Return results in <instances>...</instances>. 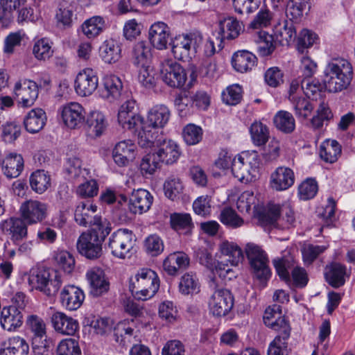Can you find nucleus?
Masks as SVG:
<instances>
[{"mask_svg":"<svg viewBox=\"0 0 355 355\" xmlns=\"http://www.w3.org/2000/svg\"><path fill=\"white\" fill-rule=\"evenodd\" d=\"M275 33L283 44H288L296 37V30L291 20H284L275 26Z\"/></svg>","mask_w":355,"mask_h":355,"instance_id":"nucleus-46","label":"nucleus"},{"mask_svg":"<svg viewBox=\"0 0 355 355\" xmlns=\"http://www.w3.org/2000/svg\"><path fill=\"white\" fill-rule=\"evenodd\" d=\"M62 123L69 129H78L85 121L83 107L77 102H70L63 105L59 110Z\"/></svg>","mask_w":355,"mask_h":355,"instance_id":"nucleus-13","label":"nucleus"},{"mask_svg":"<svg viewBox=\"0 0 355 355\" xmlns=\"http://www.w3.org/2000/svg\"><path fill=\"white\" fill-rule=\"evenodd\" d=\"M96 230L83 233L76 243L77 250L80 254L90 260L100 258L103 253L102 245L105 236L101 232L99 236Z\"/></svg>","mask_w":355,"mask_h":355,"instance_id":"nucleus-8","label":"nucleus"},{"mask_svg":"<svg viewBox=\"0 0 355 355\" xmlns=\"http://www.w3.org/2000/svg\"><path fill=\"white\" fill-rule=\"evenodd\" d=\"M107 28L105 19L101 16H93L84 21L82 25L83 34L87 38H94Z\"/></svg>","mask_w":355,"mask_h":355,"instance_id":"nucleus-39","label":"nucleus"},{"mask_svg":"<svg viewBox=\"0 0 355 355\" xmlns=\"http://www.w3.org/2000/svg\"><path fill=\"white\" fill-rule=\"evenodd\" d=\"M200 282L194 272H185L181 276L179 284V292L183 295L196 294L200 292Z\"/></svg>","mask_w":355,"mask_h":355,"instance_id":"nucleus-42","label":"nucleus"},{"mask_svg":"<svg viewBox=\"0 0 355 355\" xmlns=\"http://www.w3.org/2000/svg\"><path fill=\"white\" fill-rule=\"evenodd\" d=\"M170 36L169 28L163 22H157L151 25L148 31V37L151 44L159 50L166 49Z\"/></svg>","mask_w":355,"mask_h":355,"instance_id":"nucleus-31","label":"nucleus"},{"mask_svg":"<svg viewBox=\"0 0 355 355\" xmlns=\"http://www.w3.org/2000/svg\"><path fill=\"white\" fill-rule=\"evenodd\" d=\"M51 322L54 330L62 335L73 336L79 328V323L76 319L61 311L52 314Z\"/></svg>","mask_w":355,"mask_h":355,"instance_id":"nucleus-21","label":"nucleus"},{"mask_svg":"<svg viewBox=\"0 0 355 355\" xmlns=\"http://www.w3.org/2000/svg\"><path fill=\"white\" fill-rule=\"evenodd\" d=\"M98 86L97 73L91 68H85L80 71L74 80L76 93L82 97L92 95Z\"/></svg>","mask_w":355,"mask_h":355,"instance_id":"nucleus-15","label":"nucleus"},{"mask_svg":"<svg viewBox=\"0 0 355 355\" xmlns=\"http://www.w3.org/2000/svg\"><path fill=\"white\" fill-rule=\"evenodd\" d=\"M137 146L130 139L117 142L112 151L114 162L119 167H125L135 159Z\"/></svg>","mask_w":355,"mask_h":355,"instance_id":"nucleus-18","label":"nucleus"},{"mask_svg":"<svg viewBox=\"0 0 355 355\" xmlns=\"http://www.w3.org/2000/svg\"><path fill=\"white\" fill-rule=\"evenodd\" d=\"M162 162L155 153L145 155L140 164L142 174L152 175L161 166Z\"/></svg>","mask_w":355,"mask_h":355,"instance_id":"nucleus-58","label":"nucleus"},{"mask_svg":"<svg viewBox=\"0 0 355 355\" xmlns=\"http://www.w3.org/2000/svg\"><path fill=\"white\" fill-rule=\"evenodd\" d=\"M291 331V328L277 331L278 334L269 344L268 355H288V340Z\"/></svg>","mask_w":355,"mask_h":355,"instance_id":"nucleus-36","label":"nucleus"},{"mask_svg":"<svg viewBox=\"0 0 355 355\" xmlns=\"http://www.w3.org/2000/svg\"><path fill=\"white\" fill-rule=\"evenodd\" d=\"M23 314L16 306H4L1 311L0 324L3 329L13 332L17 331L23 324Z\"/></svg>","mask_w":355,"mask_h":355,"instance_id":"nucleus-22","label":"nucleus"},{"mask_svg":"<svg viewBox=\"0 0 355 355\" xmlns=\"http://www.w3.org/2000/svg\"><path fill=\"white\" fill-rule=\"evenodd\" d=\"M171 112L164 105H156L152 107L147 113L146 119L143 118L141 129L138 134V144L147 148L159 136V129L163 128L168 122Z\"/></svg>","mask_w":355,"mask_h":355,"instance_id":"nucleus-1","label":"nucleus"},{"mask_svg":"<svg viewBox=\"0 0 355 355\" xmlns=\"http://www.w3.org/2000/svg\"><path fill=\"white\" fill-rule=\"evenodd\" d=\"M220 222L227 227L238 228L244 224V220L232 208L225 207L220 215Z\"/></svg>","mask_w":355,"mask_h":355,"instance_id":"nucleus-57","label":"nucleus"},{"mask_svg":"<svg viewBox=\"0 0 355 355\" xmlns=\"http://www.w3.org/2000/svg\"><path fill=\"white\" fill-rule=\"evenodd\" d=\"M2 164L3 173L10 179L17 178L24 169V159L21 155L12 153L8 154L0 164Z\"/></svg>","mask_w":355,"mask_h":355,"instance_id":"nucleus-33","label":"nucleus"},{"mask_svg":"<svg viewBox=\"0 0 355 355\" xmlns=\"http://www.w3.org/2000/svg\"><path fill=\"white\" fill-rule=\"evenodd\" d=\"M242 98V88L238 84H234L227 87L222 93L223 101L230 105H236Z\"/></svg>","mask_w":355,"mask_h":355,"instance_id":"nucleus-61","label":"nucleus"},{"mask_svg":"<svg viewBox=\"0 0 355 355\" xmlns=\"http://www.w3.org/2000/svg\"><path fill=\"white\" fill-rule=\"evenodd\" d=\"M295 223V217L291 205L288 203L284 204L280 207V214L277 225L280 229H289Z\"/></svg>","mask_w":355,"mask_h":355,"instance_id":"nucleus-59","label":"nucleus"},{"mask_svg":"<svg viewBox=\"0 0 355 355\" xmlns=\"http://www.w3.org/2000/svg\"><path fill=\"white\" fill-rule=\"evenodd\" d=\"M123 89V83L119 77L113 74H107L102 79L99 94L102 98L113 102L120 97Z\"/></svg>","mask_w":355,"mask_h":355,"instance_id":"nucleus-19","label":"nucleus"},{"mask_svg":"<svg viewBox=\"0 0 355 355\" xmlns=\"http://www.w3.org/2000/svg\"><path fill=\"white\" fill-rule=\"evenodd\" d=\"M132 232L127 229H120L114 232L109 239L108 247L112 254L119 259L130 257L133 248Z\"/></svg>","mask_w":355,"mask_h":355,"instance_id":"nucleus-10","label":"nucleus"},{"mask_svg":"<svg viewBox=\"0 0 355 355\" xmlns=\"http://www.w3.org/2000/svg\"><path fill=\"white\" fill-rule=\"evenodd\" d=\"M66 171L71 179H85L88 171L82 168L81 160L76 157L71 156L67 159Z\"/></svg>","mask_w":355,"mask_h":355,"instance_id":"nucleus-53","label":"nucleus"},{"mask_svg":"<svg viewBox=\"0 0 355 355\" xmlns=\"http://www.w3.org/2000/svg\"><path fill=\"white\" fill-rule=\"evenodd\" d=\"M46 121L45 112L40 108L31 110L24 119L26 130L30 133H36L44 126Z\"/></svg>","mask_w":355,"mask_h":355,"instance_id":"nucleus-35","label":"nucleus"},{"mask_svg":"<svg viewBox=\"0 0 355 355\" xmlns=\"http://www.w3.org/2000/svg\"><path fill=\"white\" fill-rule=\"evenodd\" d=\"M53 259L55 265L64 272L71 273L75 267V259L68 251L57 250L53 252Z\"/></svg>","mask_w":355,"mask_h":355,"instance_id":"nucleus-48","label":"nucleus"},{"mask_svg":"<svg viewBox=\"0 0 355 355\" xmlns=\"http://www.w3.org/2000/svg\"><path fill=\"white\" fill-rule=\"evenodd\" d=\"M259 164L260 159L257 151H243L233 159L232 173L241 182H250L257 179Z\"/></svg>","mask_w":355,"mask_h":355,"instance_id":"nucleus-3","label":"nucleus"},{"mask_svg":"<svg viewBox=\"0 0 355 355\" xmlns=\"http://www.w3.org/2000/svg\"><path fill=\"white\" fill-rule=\"evenodd\" d=\"M86 278L89 284V293L93 296L98 297L108 291L110 284L101 268L89 269L86 272Z\"/></svg>","mask_w":355,"mask_h":355,"instance_id":"nucleus-23","label":"nucleus"},{"mask_svg":"<svg viewBox=\"0 0 355 355\" xmlns=\"http://www.w3.org/2000/svg\"><path fill=\"white\" fill-rule=\"evenodd\" d=\"M121 51L119 44L113 40H109L105 41L101 45L100 55L105 62L111 64L120 59Z\"/></svg>","mask_w":355,"mask_h":355,"instance_id":"nucleus-43","label":"nucleus"},{"mask_svg":"<svg viewBox=\"0 0 355 355\" xmlns=\"http://www.w3.org/2000/svg\"><path fill=\"white\" fill-rule=\"evenodd\" d=\"M280 214V206L269 204L266 209L259 214L258 218L263 225H271L279 228L277 222Z\"/></svg>","mask_w":355,"mask_h":355,"instance_id":"nucleus-52","label":"nucleus"},{"mask_svg":"<svg viewBox=\"0 0 355 355\" xmlns=\"http://www.w3.org/2000/svg\"><path fill=\"white\" fill-rule=\"evenodd\" d=\"M117 120L123 128L133 130L138 135L141 129L143 117L138 113L137 105L134 99H128L120 106Z\"/></svg>","mask_w":355,"mask_h":355,"instance_id":"nucleus-9","label":"nucleus"},{"mask_svg":"<svg viewBox=\"0 0 355 355\" xmlns=\"http://www.w3.org/2000/svg\"><path fill=\"white\" fill-rule=\"evenodd\" d=\"M28 283L32 289L38 290L48 296L55 295L62 285L60 276L50 270L32 268L28 275Z\"/></svg>","mask_w":355,"mask_h":355,"instance_id":"nucleus-6","label":"nucleus"},{"mask_svg":"<svg viewBox=\"0 0 355 355\" xmlns=\"http://www.w3.org/2000/svg\"><path fill=\"white\" fill-rule=\"evenodd\" d=\"M153 201L151 193L143 189L134 190L129 200L128 209L134 214H142L148 211Z\"/></svg>","mask_w":355,"mask_h":355,"instance_id":"nucleus-24","label":"nucleus"},{"mask_svg":"<svg viewBox=\"0 0 355 355\" xmlns=\"http://www.w3.org/2000/svg\"><path fill=\"white\" fill-rule=\"evenodd\" d=\"M156 146V155L162 162L166 164H173L176 162L180 156L178 145L171 139H166L159 136L155 137L153 142L148 147Z\"/></svg>","mask_w":355,"mask_h":355,"instance_id":"nucleus-16","label":"nucleus"},{"mask_svg":"<svg viewBox=\"0 0 355 355\" xmlns=\"http://www.w3.org/2000/svg\"><path fill=\"white\" fill-rule=\"evenodd\" d=\"M27 223L22 218H10L1 223V230L10 235L11 240L15 243L26 239L28 235Z\"/></svg>","mask_w":355,"mask_h":355,"instance_id":"nucleus-26","label":"nucleus"},{"mask_svg":"<svg viewBox=\"0 0 355 355\" xmlns=\"http://www.w3.org/2000/svg\"><path fill=\"white\" fill-rule=\"evenodd\" d=\"M295 182V173L287 166L277 167L270 175V185L277 191L288 189Z\"/></svg>","mask_w":355,"mask_h":355,"instance_id":"nucleus-20","label":"nucleus"},{"mask_svg":"<svg viewBox=\"0 0 355 355\" xmlns=\"http://www.w3.org/2000/svg\"><path fill=\"white\" fill-rule=\"evenodd\" d=\"M253 40L257 45V51L261 56L264 57L270 55L275 49L272 35L264 31L257 32L253 36Z\"/></svg>","mask_w":355,"mask_h":355,"instance_id":"nucleus-41","label":"nucleus"},{"mask_svg":"<svg viewBox=\"0 0 355 355\" xmlns=\"http://www.w3.org/2000/svg\"><path fill=\"white\" fill-rule=\"evenodd\" d=\"M282 308L279 305L274 304L268 306L263 314V322L266 326L275 331L291 328L288 321L282 317Z\"/></svg>","mask_w":355,"mask_h":355,"instance_id":"nucleus-27","label":"nucleus"},{"mask_svg":"<svg viewBox=\"0 0 355 355\" xmlns=\"http://www.w3.org/2000/svg\"><path fill=\"white\" fill-rule=\"evenodd\" d=\"M341 154V146L336 140H327L320 147V156L326 162L334 163Z\"/></svg>","mask_w":355,"mask_h":355,"instance_id":"nucleus-44","label":"nucleus"},{"mask_svg":"<svg viewBox=\"0 0 355 355\" xmlns=\"http://www.w3.org/2000/svg\"><path fill=\"white\" fill-rule=\"evenodd\" d=\"M151 56V49L145 41H139L137 42L132 49V58L134 64L139 65H145Z\"/></svg>","mask_w":355,"mask_h":355,"instance_id":"nucleus-51","label":"nucleus"},{"mask_svg":"<svg viewBox=\"0 0 355 355\" xmlns=\"http://www.w3.org/2000/svg\"><path fill=\"white\" fill-rule=\"evenodd\" d=\"M57 354L58 355H80L81 351L76 340L66 338L60 342Z\"/></svg>","mask_w":355,"mask_h":355,"instance_id":"nucleus-62","label":"nucleus"},{"mask_svg":"<svg viewBox=\"0 0 355 355\" xmlns=\"http://www.w3.org/2000/svg\"><path fill=\"white\" fill-rule=\"evenodd\" d=\"M219 251L223 256L227 257V261L231 266H238L243 258L242 250L232 241H222L219 245Z\"/></svg>","mask_w":355,"mask_h":355,"instance_id":"nucleus-38","label":"nucleus"},{"mask_svg":"<svg viewBox=\"0 0 355 355\" xmlns=\"http://www.w3.org/2000/svg\"><path fill=\"white\" fill-rule=\"evenodd\" d=\"M324 83L329 92H338L346 89L352 79V67L343 58L332 59L326 66Z\"/></svg>","mask_w":355,"mask_h":355,"instance_id":"nucleus-2","label":"nucleus"},{"mask_svg":"<svg viewBox=\"0 0 355 355\" xmlns=\"http://www.w3.org/2000/svg\"><path fill=\"white\" fill-rule=\"evenodd\" d=\"M26 325L37 338H42L46 336V328L44 320L37 315H31L27 317Z\"/></svg>","mask_w":355,"mask_h":355,"instance_id":"nucleus-60","label":"nucleus"},{"mask_svg":"<svg viewBox=\"0 0 355 355\" xmlns=\"http://www.w3.org/2000/svg\"><path fill=\"white\" fill-rule=\"evenodd\" d=\"M48 205L37 200H28L21 203V217L28 225L37 224L47 216Z\"/></svg>","mask_w":355,"mask_h":355,"instance_id":"nucleus-14","label":"nucleus"},{"mask_svg":"<svg viewBox=\"0 0 355 355\" xmlns=\"http://www.w3.org/2000/svg\"><path fill=\"white\" fill-rule=\"evenodd\" d=\"M164 189L165 196L168 198L175 200L180 198L183 193L184 186L179 178H172L165 182Z\"/></svg>","mask_w":355,"mask_h":355,"instance_id":"nucleus-55","label":"nucleus"},{"mask_svg":"<svg viewBox=\"0 0 355 355\" xmlns=\"http://www.w3.org/2000/svg\"><path fill=\"white\" fill-rule=\"evenodd\" d=\"M245 252L254 275L259 280L270 278L271 272L266 251L256 243H248L245 247Z\"/></svg>","mask_w":355,"mask_h":355,"instance_id":"nucleus-7","label":"nucleus"},{"mask_svg":"<svg viewBox=\"0 0 355 355\" xmlns=\"http://www.w3.org/2000/svg\"><path fill=\"white\" fill-rule=\"evenodd\" d=\"M327 249L326 245L304 244L302 248L303 261L305 265L311 264L321 254Z\"/></svg>","mask_w":355,"mask_h":355,"instance_id":"nucleus-56","label":"nucleus"},{"mask_svg":"<svg viewBox=\"0 0 355 355\" xmlns=\"http://www.w3.org/2000/svg\"><path fill=\"white\" fill-rule=\"evenodd\" d=\"M97 207L89 202H80L76 207L74 218L76 222L83 227L94 226L95 229L107 236L111 231V226L107 219L96 214Z\"/></svg>","mask_w":355,"mask_h":355,"instance_id":"nucleus-5","label":"nucleus"},{"mask_svg":"<svg viewBox=\"0 0 355 355\" xmlns=\"http://www.w3.org/2000/svg\"><path fill=\"white\" fill-rule=\"evenodd\" d=\"M171 227L179 234H190L194 228L191 216L188 213H173L170 216Z\"/></svg>","mask_w":355,"mask_h":355,"instance_id":"nucleus-37","label":"nucleus"},{"mask_svg":"<svg viewBox=\"0 0 355 355\" xmlns=\"http://www.w3.org/2000/svg\"><path fill=\"white\" fill-rule=\"evenodd\" d=\"M348 277L346 266L341 263L334 262L325 267V280L334 288H337L343 286Z\"/></svg>","mask_w":355,"mask_h":355,"instance_id":"nucleus-32","label":"nucleus"},{"mask_svg":"<svg viewBox=\"0 0 355 355\" xmlns=\"http://www.w3.org/2000/svg\"><path fill=\"white\" fill-rule=\"evenodd\" d=\"M87 124L97 137L101 136L107 127L105 114L98 110L92 111L87 115Z\"/></svg>","mask_w":355,"mask_h":355,"instance_id":"nucleus-49","label":"nucleus"},{"mask_svg":"<svg viewBox=\"0 0 355 355\" xmlns=\"http://www.w3.org/2000/svg\"><path fill=\"white\" fill-rule=\"evenodd\" d=\"M182 135L184 141L187 144L195 145L202 139V130L198 125L188 124L184 128Z\"/></svg>","mask_w":355,"mask_h":355,"instance_id":"nucleus-63","label":"nucleus"},{"mask_svg":"<svg viewBox=\"0 0 355 355\" xmlns=\"http://www.w3.org/2000/svg\"><path fill=\"white\" fill-rule=\"evenodd\" d=\"M29 182L32 190L39 194L44 193L51 186V175L44 170H37L32 173Z\"/></svg>","mask_w":355,"mask_h":355,"instance_id":"nucleus-40","label":"nucleus"},{"mask_svg":"<svg viewBox=\"0 0 355 355\" xmlns=\"http://www.w3.org/2000/svg\"><path fill=\"white\" fill-rule=\"evenodd\" d=\"M160 74L164 83L173 88H182L187 80L184 68L171 59H166L162 62Z\"/></svg>","mask_w":355,"mask_h":355,"instance_id":"nucleus-11","label":"nucleus"},{"mask_svg":"<svg viewBox=\"0 0 355 355\" xmlns=\"http://www.w3.org/2000/svg\"><path fill=\"white\" fill-rule=\"evenodd\" d=\"M234 306V297L227 289H218L210 296L208 308L210 313L221 317L227 315Z\"/></svg>","mask_w":355,"mask_h":355,"instance_id":"nucleus-12","label":"nucleus"},{"mask_svg":"<svg viewBox=\"0 0 355 355\" xmlns=\"http://www.w3.org/2000/svg\"><path fill=\"white\" fill-rule=\"evenodd\" d=\"M14 93L19 106L30 107L38 97V87L31 80H19L15 85Z\"/></svg>","mask_w":355,"mask_h":355,"instance_id":"nucleus-17","label":"nucleus"},{"mask_svg":"<svg viewBox=\"0 0 355 355\" xmlns=\"http://www.w3.org/2000/svg\"><path fill=\"white\" fill-rule=\"evenodd\" d=\"M172 52L175 58L182 60L189 55V44L187 33L175 37L172 44Z\"/></svg>","mask_w":355,"mask_h":355,"instance_id":"nucleus-54","label":"nucleus"},{"mask_svg":"<svg viewBox=\"0 0 355 355\" xmlns=\"http://www.w3.org/2000/svg\"><path fill=\"white\" fill-rule=\"evenodd\" d=\"M273 123L277 130L284 133H291L295 128V120L288 111H278L274 116Z\"/></svg>","mask_w":355,"mask_h":355,"instance_id":"nucleus-45","label":"nucleus"},{"mask_svg":"<svg viewBox=\"0 0 355 355\" xmlns=\"http://www.w3.org/2000/svg\"><path fill=\"white\" fill-rule=\"evenodd\" d=\"M53 42L48 38L38 40L33 45V53L38 60L45 61L53 56Z\"/></svg>","mask_w":355,"mask_h":355,"instance_id":"nucleus-50","label":"nucleus"},{"mask_svg":"<svg viewBox=\"0 0 355 355\" xmlns=\"http://www.w3.org/2000/svg\"><path fill=\"white\" fill-rule=\"evenodd\" d=\"M302 89L307 98L316 100L320 96L322 85L318 80L306 78L302 81Z\"/></svg>","mask_w":355,"mask_h":355,"instance_id":"nucleus-64","label":"nucleus"},{"mask_svg":"<svg viewBox=\"0 0 355 355\" xmlns=\"http://www.w3.org/2000/svg\"><path fill=\"white\" fill-rule=\"evenodd\" d=\"M129 288L135 299L146 300L157 292L159 288V279L153 270L142 268L130 278Z\"/></svg>","mask_w":355,"mask_h":355,"instance_id":"nucleus-4","label":"nucleus"},{"mask_svg":"<svg viewBox=\"0 0 355 355\" xmlns=\"http://www.w3.org/2000/svg\"><path fill=\"white\" fill-rule=\"evenodd\" d=\"M29 345L19 336H13L3 340L0 346V355H28Z\"/></svg>","mask_w":355,"mask_h":355,"instance_id":"nucleus-30","label":"nucleus"},{"mask_svg":"<svg viewBox=\"0 0 355 355\" xmlns=\"http://www.w3.org/2000/svg\"><path fill=\"white\" fill-rule=\"evenodd\" d=\"M190 258L184 252H175L168 254L163 261V268L169 275H176L179 270L187 269Z\"/></svg>","mask_w":355,"mask_h":355,"instance_id":"nucleus-28","label":"nucleus"},{"mask_svg":"<svg viewBox=\"0 0 355 355\" xmlns=\"http://www.w3.org/2000/svg\"><path fill=\"white\" fill-rule=\"evenodd\" d=\"M257 57L248 51H238L232 58L233 68L238 72L246 73L256 65Z\"/></svg>","mask_w":355,"mask_h":355,"instance_id":"nucleus-34","label":"nucleus"},{"mask_svg":"<svg viewBox=\"0 0 355 355\" xmlns=\"http://www.w3.org/2000/svg\"><path fill=\"white\" fill-rule=\"evenodd\" d=\"M85 299L83 291L73 285L64 287L60 294V301L62 306L69 311H76L79 309Z\"/></svg>","mask_w":355,"mask_h":355,"instance_id":"nucleus-25","label":"nucleus"},{"mask_svg":"<svg viewBox=\"0 0 355 355\" xmlns=\"http://www.w3.org/2000/svg\"><path fill=\"white\" fill-rule=\"evenodd\" d=\"M249 131L254 145L261 146L268 141L269 138L268 128L261 121H254L251 124Z\"/></svg>","mask_w":355,"mask_h":355,"instance_id":"nucleus-47","label":"nucleus"},{"mask_svg":"<svg viewBox=\"0 0 355 355\" xmlns=\"http://www.w3.org/2000/svg\"><path fill=\"white\" fill-rule=\"evenodd\" d=\"M242 29V24L236 18L228 17L220 21L218 35L220 37L217 38L219 42L218 44V50L223 48L221 44L223 40L235 39L240 35Z\"/></svg>","mask_w":355,"mask_h":355,"instance_id":"nucleus-29","label":"nucleus"}]
</instances>
